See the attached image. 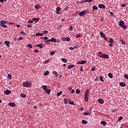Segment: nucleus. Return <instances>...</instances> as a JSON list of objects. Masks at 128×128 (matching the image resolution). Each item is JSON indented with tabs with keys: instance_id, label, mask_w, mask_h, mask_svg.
I'll use <instances>...</instances> for the list:
<instances>
[{
	"instance_id": "obj_10",
	"label": "nucleus",
	"mask_w": 128,
	"mask_h": 128,
	"mask_svg": "<svg viewBox=\"0 0 128 128\" xmlns=\"http://www.w3.org/2000/svg\"><path fill=\"white\" fill-rule=\"evenodd\" d=\"M63 40H66V42H70V38L69 37L64 38Z\"/></svg>"
},
{
	"instance_id": "obj_21",
	"label": "nucleus",
	"mask_w": 128,
	"mask_h": 128,
	"mask_svg": "<svg viewBox=\"0 0 128 128\" xmlns=\"http://www.w3.org/2000/svg\"><path fill=\"white\" fill-rule=\"evenodd\" d=\"M51 42H56V38H52Z\"/></svg>"
},
{
	"instance_id": "obj_16",
	"label": "nucleus",
	"mask_w": 128,
	"mask_h": 128,
	"mask_svg": "<svg viewBox=\"0 0 128 128\" xmlns=\"http://www.w3.org/2000/svg\"><path fill=\"white\" fill-rule=\"evenodd\" d=\"M40 5L36 4V5L35 6V8H36V10H40Z\"/></svg>"
},
{
	"instance_id": "obj_6",
	"label": "nucleus",
	"mask_w": 128,
	"mask_h": 128,
	"mask_svg": "<svg viewBox=\"0 0 128 128\" xmlns=\"http://www.w3.org/2000/svg\"><path fill=\"white\" fill-rule=\"evenodd\" d=\"M10 92H12V91H10V90H6L4 92V94H6V95L10 94Z\"/></svg>"
},
{
	"instance_id": "obj_31",
	"label": "nucleus",
	"mask_w": 128,
	"mask_h": 128,
	"mask_svg": "<svg viewBox=\"0 0 128 128\" xmlns=\"http://www.w3.org/2000/svg\"><path fill=\"white\" fill-rule=\"evenodd\" d=\"M81 64H84L86 62V60H81L80 61Z\"/></svg>"
},
{
	"instance_id": "obj_33",
	"label": "nucleus",
	"mask_w": 128,
	"mask_h": 128,
	"mask_svg": "<svg viewBox=\"0 0 128 128\" xmlns=\"http://www.w3.org/2000/svg\"><path fill=\"white\" fill-rule=\"evenodd\" d=\"M100 80L101 82H104V78L102 76H100Z\"/></svg>"
},
{
	"instance_id": "obj_37",
	"label": "nucleus",
	"mask_w": 128,
	"mask_h": 128,
	"mask_svg": "<svg viewBox=\"0 0 128 128\" xmlns=\"http://www.w3.org/2000/svg\"><path fill=\"white\" fill-rule=\"evenodd\" d=\"M56 10V12H60V7H57Z\"/></svg>"
},
{
	"instance_id": "obj_61",
	"label": "nucleus",
	"mask_w": 128,
	"mask_h": 128,
	"mask_svg": "<svg viewBox=\"0 0 128 128\" xmlns=\"http://www.w3.org/2000/svg\"><path fill=\"white\" fill-rule=\"evenodd\" d=\"M69 50H74V48L73 47H70L69 48Z\"/></svg>"
},
{
	"instance_id": "obj_12",
	"label": "nucleus",
	"mask_w": 128,
	"mask_h": 128,
	"mask_svg": "<svg viewBox=\"0 0 128 128\" xmlns=\"http://www.w3.org/2000/svg\"><path fill=\"white\" fill-rule=\"evenodd\" d=\"M8 106H16V104L14 102H10L8 103Z\"/></svg>"
},
{
	"instance_id": "obj_5",
	"label": "nucleus",
	"mask_w": 128,
	"mask_h": 128,
	"mask_svg": "<svg viewBox=\"0 0 128 128\" xmlns=\"http://www.w3.org/2000/svg\"><path fill=\"white\" fill-rule=\"evenodd\" d=\"M88 14V12L83 10L79 13V16H86Z\"/></svg>"
},
{
	"instance_id": "obj_39",
	"label": "nucleus",
	"mask_w": 128,
	"mask_h": 128,
	"mask_svg": "<svg viewBox=\"0 0 128 128\" xmlns=\"http://www.w3.org/2000/svg\"><path fill=\"white\" fill-rule=\"evenodd\" d=\"M69 104H72L73 106H75L74 103L72 101H70L69 102Z\"/></svg>"
},
{
	"instance_id": "obj_62",
	"label": "nucleus",
	"mask_w": 128,
	"mask_h": 128,
	"mask_svg": "<svg viewBox=\"0 0 128 128\" xmlns=\"http://www.w3.org/2000/svg\"><path fill=\"white\" fill-rule=\"evenodd\" d=\"M20 34H26L24 32H22V31H21L20 32Z\"/></svg>"
},
{
	"instance_id": "obj_64",
	"label": "nucleus",
	"mask_w": 128,
	"mask_h": 128,
	"mask_svg": "<svg viewBox=\"0 0 128 128\" xmlns=\"http://www.w3.org/2000/svg\"><path fill=\"white\" fill-rule=\"evenodd\" d=\"M34 52H38V50H34Z\"/></svg>"
},
{
	"instance_id": "obj_28",
	"label": "nucleus",
	"mask_w": 128,
	"mask_h": 128,
	"mask_svg": "<svg viewBox=\"0 0 128 128\" xmlns=\"http://www.w3.org/2000/svg\"><path fill=\"white\" fill-rule=\"evenodd\" d=\"M76 94H80V89H77L76 90Z\"/></svg>"
},
{
	"instance_id": "obj_4",
	"label": "nucleus",
	"mask_w": 128,
	"mask_h": 128,
	"mask_svg": "<svg viewBox=\"0 0 128 128\" xmlns=\"http://www.w3.org/2000/svg\"><path fill=\"white\" fill-rule=\"evenodd\" d=\"M6 20H2L0 21V26H2V28H8V26L6 25Z\"/></svg>"
},
{
	"instance_id": "obj_57",
	"label": "nucleus",
	"mask_w": 128,
	"mask_h": 128,
	"mask_svg": "<svg viewBox=\"0 0 128 128\" xmlns=\"http://www.w3.org/2000/svg\"><path fill=\"white\" fill-rule=\"evenodd\" d=\"M8 0H0V2H6Z\"/></svg>"
},
{
	"instance_id": "obj_18",
	"label": "nucleus",
	"mask_w": 128,
	"mask_h": 128,
	"mask_svg": "<svg viewBox=\"0 0 128 128\" xmlns=\"http://www.w3.org/2000/svg\"><path fill=\"white\" fill-rule=\"evenodd\" d=\"M102 58H108V54H102Z\"/></svg>"
},
{
	"instance_id": "obj_44",
	"label": "nucleus",
	"mask_w": 128,
	"mask_h": 128,
	"mask_svg": "<svg viewBox=\"0 0 128 128\" xmlns=\"http://www.w3.org/2000/svg\"><path fill=\"white\" fill-rule=\"evenodd\" d=\"M24 40V38L22 37H19L18 38V40Z\"/></svg>"
},
{
	"instance_id": "obj_50",
	"label": "nucleus",
	"mask_w": 128,
	"mask_h": 128,
	"mask_svg": "<svg viewBox=\"0 0 128 128\" xmlns=\"http://www.w3.org/2000/svg\"><path fill=\"white\" fill-rule=\"evenodd\" d=\"M82 36V35L80 34H78V35L76 36V38H80Z\"/></svg>"
},
{
	"instance_id": "obj_40",
	"label": "nucleus",
	"mask_w": 128,
	"mask_h": 128,
	"mask_svg": "<svg viewBox=\"0 0 128 128\" xmlns=\"http://www.w3.org/2000/svg\"><path fill=\"white\" fill-rule=\"evenodd\" d=\"M42 86L43 88V90H46V88H48V86Z\"/></svg>"
},
{
	"instance_id": "obj_46",
	"label": "nucleus",
	"mask_w": 128,
	"mask_h": 128,
	"mask_svg": "<svg viewBox=\"0 0 128 128\" xmlns=\"http://www.w3.org/2000/svg\"><path fill=\"white\" fill-rule=\"evenodd\" d=\"M8 78H12V74H8Z\"/></svg>"
},
{
	"instance_id": "obj_52",
	"label": "nucleus",
	"mask_w": 128,
	"mask_h": 128,
	"mask_svg": "<svg viewBox=\"0 0 128 128\" xmlns=\"http://www.w3.org/2000/svg\"><path fill=\"white\" fill-rule=\"evenodd\" d=\"M70 30H74V28H72V26H70Z\"/></svg>"
},
{
	"instance_id": "obj_42",
	"label": "nucleus",
	"mask_w": 128,
	"mask_h": 128,
	"mask_svg": "<svg viewBox=\"0 0 128 128\" xmlns=\"http://www.w3.org/2000/svg\"><path fill=\"white\" fill-rule=\"evenodd\" d=\"M54 51H52L50 52V56H54Z\"/></svg>"
},
{
	"instance_id": "obj_11",
	"label": "nucleus",
	"mask_w": 128,
	"mask_h": 128,
	"mask_svg": "<svg viewBox=\"0 0 128 128\" xmlns=\"http://www.w3.org/2000/svg\"><path fill=\"white\" fill-rule=\"evenodd\" d=\"M98 102H99L100 104H104V100L102 98H100V99H98Z\"/></svg>"
},
{
	"instance_id": "obj_45",
	"label": "nucleus",
	"mask_w": 128,
	"mask_h": 128,
	"mask_svg": "<svg viewBox=\"0 0 128 128\" xmlns=\"http://www.w3.org/2000/svg\"><path fill=\"white\" fill-rule=\"evenodd\" d=\"M48 32L46 30L43 32V34H48Z\"/></svg>"
},
{
	"instance_id": "obj_1",
	"label": "nucleus",
	"mask_w": 128,
	"mask_h": 128,
	"mask_svg": "<svg viewBox=\"0 0 128 128\" xmlns=\"http://www.w3.org/2000/svg\"><path fill=\"white\" fill-rule=\"evenodd\" d=\"M88 96H90V90H86L84 94V100L86 102H88Z\"/></svg>"
},
{
	"instance_id": "obj_24",
	"label": "nucleus",
	"mask_w": 128,
	"mask_h": 128,
	"mask_svg": "<svg viewBox=\"0 0 128 128\" xmlns=\"http://www.w3.org/2000/svg\"><path fill=\"white\" fill-rule=\"evenodd\" d=\"M100 124H103V126H106V121H101Z\"/></svg>"
},
{
	"instance_id": "obj_20",
	"label": "nucleus",
	"mask_w": 128,
	"mask_h": 128,
	"mask_svg": "<svg viewBox=\"0 0 128 128\" xmlns=\"http://www.w3.org/2000/svg\"><path fill=\"white\" fill-rule=\"evenodd\" d=\"M84 116H90V112H84Z\"/></svg>"
},
{
	"instance_id": "obj_63",
	"label": "nucleus",
	"mask_w": 128,
	"mask_h": 128,
	"mask_svg": "<svg viewBox=\"0 0 128 128\" xmlns=\"http://www.w3.org/2000/svg\"><path fill=\"white\" fill-rule=\"evenodd\" d=\"M48 62H49L48 60L44 61V64H48Z\"/></svg>"
},
{
	"instance_id": "obj_58",
	"label": "nucleus",
	"mask_w": 128,
	"mask_h": 128,
	"mask_svg": "<svg viewBox=\"0 0 128 128\" xmlns=\"http://www.w3.org/2000/svg\"><path fill=\"white\" fill-rule=\"evenodd\" d=\"M92 72H94V70H96V68H92Z\"/></svg>"
},
{
	"instance_id": "obj_19",
	"label": "nucleus",
	"mask_w": 128,
	"mask_h": 128,
	"mask_svg": "<svg viewBox=\"0 0 128 128\" xmlns=\"http://www.w3.org/2000/svg\"><path fill=\"white\" fill-rule=\"evenodd\" d=\"M32 20H35L34 22H38L40 20V18H33Z\"/></svg>"
},
{
	"instance_id": "obj_34",
	"label": "nucleus",
	"mask_w": 128,
	"mask_h": 128,
	"mask_svg": "<svg viewBox=\"0 0 128 128\" xmlns=\"http://www.w3.org/2000/svg\"><path fill=\"white\" fill-rule=\"evenodd\" d=\"M92 8H93V10H97L98 8V6H93Z\"/></svg>"
},
{
	"instance_id": "obj_30",
	"label": "nucleus",
	"mask_w": 128,
	"mask_h": 128,
	"mask_svg": "<svg viewBox=\"0 0 128 128\" xmlns=\"http://www.w3.org/2000/svg\"><path fill=\"white\" fill-rule=\"evenodd\" d=\"M62 91L58 92L56 94L57 96H60V94H62Z\"/></svg>"
},
{
	"instance_id": "obj_17",
	"label": "nucleus",
	"mask_w": 128,
	"mask_h": 128,
	"mask_svg": "<svg viewBox=\"0 0 128 128\" xmlns=\"http://www.w3.org/2000/svg\"><path fill=\"white\" fill-rule=\"evenodd\" d=\"M120 86H126V84L124 82H121L120 83Z\"/></svg>"
},
{
	"instance_id": "obj_36",
	"label": "nucleus",
	"mask_w": 128,
	"mask_h": 128,
	"mask_svg": "<svg viewBox=\"0 0 128 128\" xmlns=\"http://www.w3.org/2000/svg\"><path fill=\"white\" fill-rule=\"evenodd\" d=\"M109 42H110V44H112V42H114V40L112 38H110Z\"/></svg>"
},
{
	"instance_id": "obj_54",
	"label": "nucleus",
	"mask_w": 128,
	"mask_h": 128,
	"mask_svg": "<svg viewBox=\"0 0 128 128\" xmlns=\"http://www.w3.org/2000/svg\"><path fill=\"white\" fill-rule=\"evenodd\" d=\"M126 4H122V8H126Z\"/></svg>"
},
{
	"instance_id": "obj_26",
	"label": "nucleus",
	"mask_w": 128,
	"mask_h": 128,
	"mask_svg": "<svg viewBox=\"0 0 128 128\" xmlns=\"http://www.w3.org/2000/svg\"><path fill=\"white\" fill-rule=\"evenodd\" d=\"M108 76L110 78H112V73H108Z\"/></svg>"
},
{
	"instance_id": "obj_9",
	"label": "nucleus",
	"mask_w": 128,
	"mask_h": 128,
	"mask_svg": "<svg viewBox=\"0 0 128 128\" xmlns=\"http://www.w3.org/2000/svg\"><path fill=\"white\" fill-rule=\"evenodd\" d=\"M4 44H6V46H8V48H10V42L9 41H5Z\"/></svg>"
},
{
	"instance_id": "obj_25",
	"label": "nucleus",
	"mask_w": 128,
	"mask_h": 128,
	"mask_svg": "<svg viewBox=\"0 0 128 128\" xmlns=\"http://www.w3.org/2000/svg\"><path fill=\"white\" fill-rule=\"evenodd\" d=\"M46 94H50V90H46Z\"/></svg>"
},
{
	"instance_id": "obj_38",
	"label": "nucleus",
	"mask_w": 128,
	"mask_h": 128,
	"mask_svg": "<svg viewBox=\"0 0 128 128\" xmlns=\"http://www.w3.org/2000/svg\"><path fill=\"white\" fill-rule=\"evenodd\" d=\"M92 2V0H86L84 2Z\"/></svg>"
},
{
	"instance_id": "obj_15",
	"label": "nucleus",
	"mask_w": 128,
	"mask_h": 128,
	"mask_svg": "<svg viewBox=\"0 0 128 128\" xmlns=\"http://www.w3.org/2000/svg\"><path fill=\"white\" fill-rule=\"evenodd\" d=\"M74 68V64H71L68 66V69L70 70L71 68Z\"/></svg>"
},
{
	"instance_id": "obj_56",
	"label": "nucleus",
	"mask_w": 128,
	"mask_h": 128,
	"mask_svg": "<svg viewBox=\"0 0 128 128\" xmlns=\"http://www.w3.org/2000/svg\"><path fill=\"white\" fill-rule=\"evenodd\" d=\"M110 14L112 16H114V12H110Z\"/></svg>"
},
{
	"instance_id": "obj_55",
	"label": "nucleus",
	"mask_w": 128,
	"mask_h": 128,
	"mask_svg": "<svg viewBox=\"0 0 128 128\" xmlns=\"http://www.w3.org/2000/svg\"><path fill=\"white\" fill-rule=\"evenodd\" d=\"M42 38H44V40H48V37H46V36H44V37Z\"/></svg>"
},
{
	"instance_id": "obj_32",
	"label": "nucleus",
	"mask_w": 128,
	"mask_h": 128,
	"mask_svg": "<svg viewBox=\"0 0 128 128\" xmlns=\"http://www.w3.org/2000/svg\"><path fill=\"white\" fill-rule=\"evenodd\" d=\"M27 46H28V48H32V44H28L27 45Z\"/></svg>"
},
{
	"instance_id": "obj_35",
	"label": "nucleus",
	"mask_w": 128,
	"mask_h": 128,
	"mask_svg": "<svg viewBox=\"0 0 128 128\" xmlns=\"http://www.w3.org/2000/svg\"><path fill=\"white\" fill-rule=\"evenodd\" d=\"M50 74V72L48 71H46L44 73V76H48Z\"/></svg>"
},
{
	"instance_id": "obj_23",
	"label": "nucleus",
	"mask_w": 128,
	"mask_h": 128,
	"mask_svg": "<svg viewBox=\"0 0 128 128\" xmlns=\"http://www.w3.org/2000/svg\"><path fill=\"white\" fill-rule=\"evenodd\" d=\"M82 124H88V121H86V120H82Z\"/></svg>"
},
{
	"instance_id": "obj_47",
	"label": "nucleus",
	"mask_w": 128,
	"mask_h": 128,
	"mask_svg": "<svg viewBox=\"0 0 128 128\" xmlns=\"http://www.w3.org/2000/svg\"><path fill=\"white\" fill-rule=\"evenodd\" d=\"M34 22V21L32 20H30L28 21V24H32Z\"/></svg>"
},
{
	"instance_id": "obj_60",
	"label": "nucleus",
	"mask_w": 128,
	"mask_h": 128,
	"mask_svg": "<svg viewBox=\"0 0 128 128\" xmlns=\"http://www.w3.org/2000/svg\"><path fill=\"white\" fill-rule=\"evenodd\" d=\"M78 48V46H74L73 47L74 48Z\"/></svg>"
},
{
	"instance_id": "obj_49",
	"label": "nucleus",
	"mask_w": 128,
	"mask_h": 128,
	"mask_svg": "<svg viewBox=\"0 0 128 128\" xmlns=\"http://www.w3.org/2000/svg\"><path fill=\"white\" fill-rule=\"evenodd\" d=\"M122 118H124V117L120 116L118 118V120H122Z\"/></svg>"
},
{
	"instance_id": "obj_22",
	"label": "nucleus",
	"mask_w": 128,
	"mask_h": 128,
	"mask_svg": "<svg viewBox=\"0 0 128 128\" xmlns=\"http://www.w3.org/2000/svg\"><path fill=\"white\" fill-rule=\"evenodd\" d=\"M62 62H68V60H66V58H62Z\"/></svg>"
},
{
	"instance_id": "obj_53",
	"label": "nucleus",
	"mask_w": 128,
	"mask_h": 128,
	"mask_svg": "<svg viewBox=\"0 0 128 128\" xmlns=\"http://www.w3.org/2000/svg\"><path fill=\"white\" fill-rule=\"evenodd\" d=\"M28 28H32V24H28Z\"/></svg>"
},
{
	"instance_id": "obj_41",
	"label": "nucleus",
	"mask_w": 128,
	"mask_h": 128,
	"mask_svg": "<svg viewBox=\"0 0 128 128\" xmlns=\"http://www.w3.org/2000/svg\"><path fill=\"white\" fill-rule=\"evenodd\" d=\"M42 46H44V44H39L38 45V48H42Z\"/></svg>"
},
{
	"instance_id": "obj_51",
	"label": "nucleus",
	"mask_w": 128,
	"mask_h": 128,
	"mask_svg": "<svg viewBox=\"0 0 128 128\" xmlns=\"http://www.w3.org/2000/svg\"><path fill=\"white\" fill-rule=\"evenodd\" d=\"M64 104H68V99H64Z\"/></svg>"
},
{
	"instance_id": "obj_3",
	"label": "nucleus",
	"mask_w": 128,
	"mask_h": 128,
	"mask_svg": "<svg viewBox=\"0 0 128 128\" xmlns=\"http://www.w3.org/2000/svg\"><path fill=\"white\" fill-rule=\"evenodd\" d=\"M119 25L121 26V28H122L124 30H126V28H128L126 26L124 25V22L122 20H120L119 22Z\"/></svg>"
},
{
	"instance_id": "obj_2",
	"label": "nucleus",
	"mask_w": 128,
	"mask_h": 128,
	"mask_svg": "<svg viewBox=\"0 0 128 128\" xmlns=\"http://www.w3.org/2000/svg\"><path fill=\"white\" fill-rule=\"evenodd\" d=\"M23 86L24 88H30L32 86V82H23Z\"/></svg>"
},
{
	"instance_id": "obj_27",
	"label": "nucleus",
	"mask_w": 128,
	"mask_h": 128,
	"mask_svg": "<svg viewBox=\"0 0 128 128\" xmlns=\"http://www.w3.org/2000/svg\"><path fill=\"white\" fill-rule=\"evenodd\" d=\"M120 42L122 44H126V42H124V40L121 39L120 40Z\"/></svg>"
},
{
	"instance_id": "obj_13",
	"label": "nucleus",
	"mask_w": 128,
	"mask_h": 128,
	"mask_svg": "<svg viewBox=\"0 0 128 128\" xmlns=\"http://www.w3.org/2000/svg\"><path fill=\"white\" fill-rule=\"evenodd\" d=\"M100 36H102V38H104L106 36V34L104 33L103 32H100Z\"/></svg>"
},
{
	"instance_id": "obj_43",
	"label": "nucleus",
	"mask_w": 128,
	"mask_h": 128,
	"mask_svg": "<svg viewBox=\"0 0 128 128\" xmlns=\"http://www.w3.org/2000/svg\"><path fill=\"white\" fill-rule=\"evenodd\" d=\"M98 54H99V56H100V58H102V52H98Z\"/></svg>"
},
{
	"instance_id": "obj_59",
	"label": "nucleus",
	"mask_w": 128,
	"mask_h": 128,
	"mask_svg": "<svg viewBox=\"0 0 128 128\" xmlns=\"http://www.w3.org/2000/svg\"><path fill=\"white\" fill-rule=\"evenodd\" d=\"M71 94H74V90H71Z\"/></svg>"
},
{
	"instance_id": "obj_8",
	"label": "nucleus",
	"mask_w": 128,
	"mask_h": 128,
	"mask_svg": "<svg viewBox=\"0 0 128 128\" xmlns=\"http://www.w3.org/2000/svg\"><path fill=\"white\" fill-rule=\"evenodd\" d=\"M36 36H44V34L40 33V32H37L36 34Z\"/></svg>"
},
{
	"instance_id": "obj_29",
	"label": "nucleus",
	"mask_w": 128,
	"mask_h": 128,
	"mask_svg": "<svg viewBox=\"0 0 128 128\" xmlns=\"http://www.w3.org/2000/svg\"><path fill=\"white\" fill-rule=\"evenodd\" d=\"M20 96H21V98H26V95L25 94H21Z\"/></svg>"
},
{
	"instance_id": "obj_14",
	"label": "nucleus",
	"mask_w": 128,
	"mask_h": 128,
	"mask_svg": "<svg viewBox=\"0 0 128 128\" xmlns=\"http://www.w3.org/2000/svg\"><path fill=\"white\" fill-rule=\"evenodd\" d=\"M52 74H55L56 76V78L58 77V72H56V71H52Z\"/></svg>"
},
{
	"instance_id": "obj_48",
	"label": "nucleus",
	"mask_w": 128,
	"mask_h": 128,
	"mask_svg": "<svg viewBox=\"0 0 128 128\" xmlns=\"http://www.w3.org/2000/svg\"><path fill=\"white\" fill-rule=\"evenodd\" d=\"M124 78H126L127 80H128V74H124Z\"/></svg>"
},
{
	"instance_id": "obj_7",
	"label": "nucleus",
	"mask_w": 128,
	"mask_h": 128,
	"mask_svg": "<svg viewBox=\"0 0 128 128\" xmlns=\"http://www.w3.org/2000/svg\"><path fill=\"white\" fill-rule=\"evenodd\" d=\"M99 8H106V6L102 4H100L98 5Z\"/></svg>"
}]
</instances>
